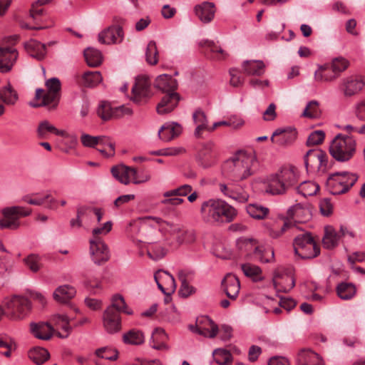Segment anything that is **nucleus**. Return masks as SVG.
<instances>
[{"label": "nucleus", "instance_id": "48", "mask_svg": "<svg viewBox=\"0 0 365 365\" xmlns=\"http://www.w3.org/2000/svg\"><path fill=\"white\" fill-rule=\"evenodd\" d=\"M167 250L160 245L150 244L147 247V255L153 260L157 261L165 256Z\"/></svg>", "mask_w": 365, "mask_h": 365}, {"label": "nucleus", "instance_id": "34", "mask_svg": "<svg viewBox=\"0 0 365 365\" xmlns=\"http://www.w3.org/2000/svg\"><path fill=\"white\" fill-rule=\"evenodd\" d=\"M192 273L185 270H180L178 272V279L181 283L179 294L182 297H187L195 292V289L190 286L187 282V277Z\"/></svg>", "mask_w": 365, "mask_h": 365}, {"label": "nucleus", "instance_id": "32", "mask_svg": "<svg viewBox=\"0 0 365 365\" xmlns=\"http://www.w3.org/2000/svg\"><path fill=\"white\" fill-rule=\"evenodd\" d=\"M337 74L331 71V66L329 65L320 66L314 72V80L317 82H331L334 81Z\"/></svg>", "mask_w": 365, "mask_h": 365}, {"label": "nucleus", "instance_id": "17", "mask_svg": "<svg viewBox=\"0 0 365 365\" xmlns=\"http://www.w3.org/2000/svg\"><path fill=\"white\" fill-rule=\"evenodd\" d=\"M193 331L208 338H214L219 331L217 325L208 317H202L197 319Z\"/></svg>", "mask_w": 365, "mask_h": 365}, {"label": "nucleus", "instance_id": "61", "mask_svg": "<svg viewBox=\"0 0 365 365\" xmlns=\"http://www.w3.org/2000/svg\"><path fill=\"white\" fill-rule=\"evenodd\" d=\"M244 83V78L240 70L233 68L230 70V85L234 87L241 86Z\"/></svg>", "mask_w": 365, "mask_h": 365}, {"label": "nucleus", "instance_id": "62", "mask_svg": "<svg viewBox=\"0 0 365 365\" xmlns=\"http://www.w3.org/2000/svg\"><path fill=\"white\" fill-rule=\"evenodd\" d=\"M161 274L163 276V280L165 282L168 293L170 295L176 289L175 280L173 276L167 271L161 270Z\"/></svg>", "mask_w": 365, "mask_h": 365}, {"label": "nucleus", "instance_id": "4", "mask_svg": "<svg viewBox=\"0 0 365 365\" xmlns=\"http://www.w3.org/2000/svg\"><path fill=\"white\" fill-rule=\"evenodd\" d=\"M356 152V141L349 135L338 134L331 140L329 146L330 155L338 162H348Z\"/></svg>", "mask_w": 365, "mask_h": 365}, {"label": "nucleus", "instance_id": "9", "mask_svg": "<svg viewBox=\"0 0 365 365\" xmlns=\"http://www.w3.org/2000/svg\"><path fill=\"white\" fill-rule=\"evenodd\" d=\"M111 173L116 180L124 185H128L130 181L134 184H141L150 180V174L140 175L134 168L123 165L113 167Z\"/></svg>", "mask_w": 365, "mask_h": 365}, {"label": "nucleus", "instance_id": "33", "mask_svg": "<svg viewBox=\"0 0 365 365\" xmlns=\"http://www.w3.org/2000/svg\"><path fill=\"white\" fill-rule=\"evenodd\" d=\"M279 277L277 274L273 279V284L277 292H288L295 286V279L292 276L285 274L282 277L283 282L278 281Z\"/></svg>", "mask_w": 365, "mask_h": 365}, {"label": "nucleus", "instance_id": "2", "mask_svg": "<svg viewBox=\"0 0 365 365\" xmlns=\"http://www.w3.org/2000/svg\"><path fill=\"white\" fill-rule=\"evenodd\" d=\"M202 220L210 225H222L228 222V203L222 199H210L201 205Z\"/></svg>", "mask_w": 365, "mask_h": 365}, {"label": "nucleus", "instance_id": "40", "mask_svg": "<svg viewBox=\"0 0 365 365\" xmlns=\"http://www.w3.org/2000/svg\"><path fill=\"white\" fill-rule=\"evenodd\" d=\"M193 120L195 124H197V128L195 131V135L197 137H200L201 135V132L204 130H207L210 131V127L207 125V120L205 113L201 110H197L193 113Z\"/></svg>", "mask_w": 365, "mask_h": 365}, {"label": "nucleus", "instance_id": "14", "mask_svg": "<svg viewBox=\"0 0 365 365\" xmlns=\"http://www.w3.org/2000/svg\"><path fill=\"white\" fill-rule=\"evenodd\" d=\"M19 56L17 50L10 46L0 47V72H9Z\"/></svg>", "mask_w": 365, "mask_h": 365}, {"label": "nucleus", "instance_id": "63", "mask_svg": "<svg viewBox=\"0 0 365 365\" xmlns=\"http://www.w3.org/2000/svg\"><path fill=\"white\" fill-rule=\"evenodd\" d=\"M112 229V222L110 221H108L105 222L102 226L96 227L92 231L93 237L92 238H101L99 237L100 235H106L108 234Z\"/></svg>", "mask_w": 365, "mask_h": 365}, {"label": "nucleus", "instance_id": "29", "mask_svg": "<svg viewBox=\"0 0 365 365\" xmlns=\"http://www.w3.org/2000/svg\"><path fill=\"white\" fill-rule=\"evenodd\" d=\"M52 320L55 325L63 331L62 332L57 331L56 335L62 339L68 337L71 331V327L69 324L71 319L68 317L66 314H56L53 317Z\"/></svg>", "mask_w": 365, "mask_h": 365}, {"label": "nucleus", "instance_id": "59", "mask_svg": "<svg viewBox=\"0 0 365 365\" xmlns=\"http://www.w3.org/2000/svg\"><path fill=\"white\" fill-rule=\"evenodd\" d=\"M324 137L325 133L324 131L319 130L313 131L307 138V145L311 146L321 144L324 141Z\"/></svg>", "mask_w": 365, "mask_h": 365}, {"label": "nucleus", "instance_id": "19", "mask_svg": "<svg viewBox=\"0 0 365 365\" xmlns=\"http://www.w3.org/2000/svg\"><path fill=\"white\" fill-rule=\"evenodd\" d=\"M103 325L108 334H115L121 329L120 314L113 312L111 309H106L103 314Z\"/></svg>", "mask_w": 365, "mask_h": 365}, {"label": "nucleus", "instance_id": "55", "mask_svg": "<svg viewBox=\"0 0 365 365\" xmlns=\"http://www.w3.org/2000/svg\"><path fill=\"white\" fill-rule=\"evenodd\" d=\"M319 103L317 101H310L306 106L303 115L310 118H317L319 115Z\"/></svg>", "mask_w": 365, "mask_h": 365}, {"label": "nucleus", "instance_id": "52", "mask_svg": "<svg viewBox=\"0 0 365 365\" xmlns=\"http://www.w3.org/2000/svg\"><path fill=\"white\" fill-rule=\"evenodd\" d=\"M96 355L101 359L115 361L118 358V351L111 347L105 346L96 350Z\"/></svg>", "mask_w": 365, "mask_h": 365}, {"label": "nucleus", "instance_id": "49", "mask_svg": "<svg viewBox=\"0 0 365 365\" xmlns=\"http://www.w3.org/2000/svg\"><path fill=\"white\" fill-rule=\"evenodd\" d=\"M102 81V76L98 71H88L83 76V84L86 87H94Z\"/></svg>", "mask_w": 365, "mask_h": 365}, {"label": "nucleus", "instance_id": "45", "mask_svg": "<svg viewBox=\"0 0 365 365\" xmlns=\"http://www.w3.org/2000/svg\"><path fill=\"white\" fill-rule=\"evenodd\" d=\"M145 337L142 331L131 329L123 336L124 343L132 345H140L144 342Z\"/></svg>", "mask_w": 365, "mask_h": 365}, {"label": "nucleus", "instance_id": "41", "mask_svg": "<svg viewBox=\"0 0 365 365\" xmlns=\"http://www.w3.org/2000/svg\"><path fill=\"white\" fill-rule=\"evenodd\" d=\"M48 351L41 347H34L29 352V359L37 365L43 364L49 359Z\"/></svg>", "mask_w": 365, "mask_h": 365}, {"label": "nucleus", "instance_id": "47", "mask_svg": "<svg viewBox=\"0 0 365 365\" xmlns=\"http://www.w3.org/2000/svg\"><path fill=\"white\" fill-rule=\"evenodd\" d=\"M237 247L240 251L245 252H250L254 251L257 253L258 251L261 252V248L256 245L254 240L251 238H239L237 240Z\"/></svg>", "mask_w": 365, "mask_h": 365}, {"label": "nucleus", "instance_id": "44", "mask_svg": "<svg viewBox=\"0 0 365 365\" xmlns=\"http://www.w3.org/2000/svg\"><path fill=\"white\" fill-rule=\"evenodd\" d=\"M247 213L252 218L257 220L264 219L269 214V209L258 203L250 204L246 207Z\"/></svg>", "mask_w": 365, "mask_h": 365}, {"label": "nucleus", "instance_id": "58", "mask_svg": "<svg viewBox=\"0 0 365 365\" xmlns=\"http://www.w3.org/2000/svg\"><path fill=\"white\" fill-rule=\"evenodd\" d=\"M349 66L348 61L344 58H336L332 61L331 64V71L337 74V77L340 73L347 68Z\"/></svg>", "mask_w": 365, "mask_h": 365}, {"label": "nucleus", "instance_id": "24", "mask_svg": "<svg viewBox=\"0 0 365 365\" xmlns=\"http://www.w3.org/2000/svg\"><path fill=\"white\" fill-rule=\"evenodd\" d=\"M76 294V288L69 284L58 287L53 292V299L61 304H67Z\"/></svg>", "mask_w": 365, "mask_h": 365}, {"label": "nucleus", "instance_id": "56", "mask_svg": "<svg viewBox=\"0 0 365 365\" xmlns=\"http://www.w3.org/2000/svg\"><path fill=\"white\" fill-rule=\"evenodd\" d=\"M40 257L35 254H31L24 259L26 266L34 272H36L40 269Z\"/></svg>", "mask_w": 365, "mask_h": 365}, {"label": "nucleus", "instance_id": "7", "mask_svg": "<svg viewBox=\"0 0 365 365\" xmlns=\"http://www.w3.org/2000/svg\"><path fill=\"white\" fill-rule=\"evenodd\" d=\"M146 221L154 220L160 226V230H165L170 235L175 236V240L178 245L183 244H192L195 241V232L192 230H183L178 225L163 220L157 217H147Z\"/></svg>", "mask_w": 365, "mask_h": 365}, {"label": "nucleus", "instance_id": "31", "mask_svg": "<svg viewBox=\"0 0 365 365\" xmlns=\"http://www.w3.org/2000/svg\"><path fill=\"white\" fill-rule=\"evenodd\" d=\"M181 126L178 124L165 125L161 127L158 132L160 139L164 141H170L181 133Z\"/></svg>", "mask_w": 365, "mask_h": 365}, {"label": "nucleus", "instance_id": "60", "mask_svg": "<svg viewBox=\"0 0 365 365\" xmlns=\"http://www.w3.org/2000/svg\"><path fill=\"white\" fill-rule=\"evenodd\" d=\"M212 356L215 361L219 365H227L228 364V351L225 349H217Z\"/></svg>", "mask_w": 365, "mask_h": 365}, {"label": "nucleus", "instance_id": "11", "mask_svg": "<svg viewBox=\"0 0 365 365\" xmlns=\"http://www.w3.org/2000/svg\"><path fill=\"white\" fill-rule=\"evenodd\" d=\"M307 170L324 172L327 167L328 156L320 149H312L304 157Z\"/></svg>", "mask_w": 365, "mask_h": 365}, {"label": "nucleus", "instance_id": "46", "mask_svg": "<svg viewBox=\"0 0 365 365\" xmlns=\"http://www.w3.org/2000/svg\"><path fill=\"white\" fill-rule=\"evenodd\" d=\"M241 268L244 274L251 278L253 281L258 282L262 279V270L258 266L246 263L242 264Z\"/></svg>", "mask_w": 365, "mask_h": 365}, {"label": "nucleus", "instance_id": "21", "mask_svg": "<svg viewBox=\"0 0 365 365\" xmlns=\"http://www.w3.org/2000/svg\"><path fill=\"white\" fill-rule=\"evenodd\" d=\"M215 11V5L212 2L204 1L195 6L196 16L204 24H208L212 21Z\"/></svg>", "mask_w": 365, "mask_h": 365}, {"label": "nucleus", "instance_id": "16", "mask_svg": "<svg viewBox=\"0 0 365 365\" xmlns=\"http://www.w3.org/2000/svg\"><path fill=\"white\" fill-rule=\"evenodd\" d=\"M297 138V131L291 127L277 128L272 134L271 140L280 146L292 145Z\"/></svg>", "mask_w": 365, "mask_h": 365}, {"label": "nucleus", "instance_id": "26", "mask_svg": "<svg viewBox=\"0 0 365 365\" xmlns=\"http://www.w3.org/2000/svg\"><path fill=\"white\" fill-rule=\"evenodd\" d=\"M277 173L287 190L298 182V171L294 166L282 168Z\"/></svg>", "mask_w": 365, "mask_h": 365}, {"label": "nucleus", "instance_id": "23", "mask_svg": "<svg viewBox=\"0 0 365 365\" xmlns=\"http://www.w3.org/2000/svg\"><path fill=\"white\" fill-rule=\"evenodd\" d=\"M30 330L36 338L42 340H49L54 333L52 326L46 322H32L30 324Z\"/></svg>", "mask_w": 365, "mask_h": 365}, {"label": "nucleus", "instance_id": "51", "mask_svg": "<svg viewBox=\"0 0 365 365\" xmlns=\"http://www.w3.org/2000/svg\"><path fill=\"white\" fill-rule=\"evenodd\" d=\"M158 52L156 43L155 41H150L146 48V61L150 65H155L158 61Z\"/></svg>", "mask_w": 365, "mask_h": 365}, {"label": "nucleus", "instance_id": "54", "mask_svg": "<svg viewBox=\"0 0 365 365\" xmlns=\"http://www.w3.org/2000/svg\"><path fill=\"white\" fill-rule=\"evenodd\" d=\"M124 308H126V304L123 297L120 294H115L112 297L111 304L106 309H111L113 312L120 314Z\"/></svg>", "mask_w": 365, "mask_h": 365}, {"label": "nucleus", "instance_id": "13", "mask_svg": "<svg viewBox=\"0 0 365 365\" xmlns=\"http://www.w3.org/2000/svg\"><path fill=\"white\" fill-rule=\"evenodd\" d=\"M150 81L148 77L143 76L135 79V85L132 88L133 100L138 104L145 103L151 96Z\"/></svg>", "mask_w": 365, "mask_h": 365}, {"label": "nucleus", "instance_id": "39", "mask_svg": "<svg viewBox=\"0 0 365 365\" xmlns=\"http://www.w3.org/2000/svg\"><path fill=\"white\" fill-rule=\"evenodd\" d=\"M84 57L87 64L91 67H98L102 63V54L98 49L88 48L84 51Z\"/></svg>", "mask_w": 365, "mask_h": 365}, {"label": "nucleus", "instance_id": "30", "mask_svg": "<svg viewBox=\"0 0 365 365\" xmlns=\"http://www.w3.org/2000/svg\"><path fill=\"white\" fill-rule=\"evenodd\" d=\"M287 190L279 174L277 173L269 177L266 191L272 195H282Z\"/></svg>", "mask_w": 365, "mask_h": 365}, {"label": "nucleus", "instance_id": "35", "mask_svg": "<svg viewBox=\"0 0 365 365\" xmlns=\"http://www.w3.org/2000/svg\"><path fill=\"white\" fill-rule=\"evenodd\" d=\"M242 68L247 75L261 76L264 73V64L262 61H245Z\"/></svg>", "mask_w": 365, "mask_h": 365}, {"label": "nucleus", "instance_id": "10", "mask_svg": "<svg viewBox=\"0 0 365 365\" xmlns=\"http://www.w3.org/2000/svg\"><path fill=\"white\" fill-rule=\"evenodd\" d=\"M31 213V209H25L20 206L5 207L2 210L4 218L0 220V228L16 230L20 225L19 219L21 217L29 216Z\"/></svg>", "mask_w": 365, "mask_h": 365}, {"label": "nucleus", "instance_id": "37", "mask_svg": "<svg viewBox=\"0 0 365 365\" xmlns=\"http://www.w3.org/2000/svg\"><path fill=\"white\" fill-rule=\"evenodd\" d=\"M340 239V235L333 228H327L324 236L322 239V244L324 248L331 250L336 247Z\"/></svg>", "mask_w": 365, "mask_h": 365}, {"label": "nucleus", "instance_id": "5", "mask_svg": "<svg viewBox=\"0 0 365 365\" xmlns=\"http://www.w3.org/2000/svg\"><path fill=\"white\" fill-rule=\"evenodd\" d=\"M5 314L12 320H21L27 317L31 309L30 300L21 295H13L5 298Z\"/></svg>", "mask_w": 365, "mask_h": 365}, {"label": "nucleus", "instance_id": "28", "mask_svg": "<svg viewBox=\"0 0 365 365\" xmlns=\"http://www.w3.org/2000/svg\"><path fill=\"white\" fill-rule=\"evenodd\" d=\"M155 86L165 93L173 92L178 87V82L171 76L163 74L156 78Z\"/></svg>", "mask_w": 365, "mask_h": 365}, {"label": "nucleus", "instance_id": "27", "mask_svg": "<svg viewBox=\"0 0 365 365\" xmlns=\"http://www.w3.org/2000/svg\"><path fill=\"white\" fill-rule=\"evenodd\" d=\"M200 45L204 48V52L209 58L216 61H220L225 58L224 51L213 41L208 40L202 41Z\"/></svg>", "mask_w": 365, "mask_h": 365}, {"label": "nucleus", "instance_id": "38", "mask_svg": "<svg viewBox=\"0 0 365 365\" xmlns=\"http://www.w3.org/2000/svg\"><path fill=\"white\" fill-rule=\"evenodd\" d=\"M356 287L354 284L341 282L336 287V293L339 297L343 300H349L356 294Z\"/></svg>", "mask_w": 365, "mask_h": 365}, {"label": "nucleus", "instance_id": "42", "mask_svg": "<svg viewBox=\"0 0 365 365\" xmlns=\"http://www.w3.org/2000/svg\"><path fill=\"white\" fill-rule=\"evenodd\" d=\"M197 162L204 168H209L214 163V156L211 153L210 145H205L197 156Z\"/></svg>", "mask_w": 365, "mask_h": 365}, {"label": "nucleus", "instance_id": "57", "mask_svg": "<svg viewBox=\"0 0 365 365\" xmlns=\"http://www.w3.org/2000/svg\"><path fill=\"white\" fill-rule=\"evenodd\" d=\"M230 198L242 203L247 200L248 195L243 191L242 185L239 184L236 191L230 187Z\"/></svg>", "mask_w": 365, "mask_h": 365}, {"label": "nucleus", "instance_id": "53", "mask_svg": "<svg viewBox=\"0 0 365 365\" xmlns=\"http://www.w3.org/2000/svg\"><path fill=\"white\" fill-rule=\"evenodd\" d=\"M192 188L190 185H183L176 189H173L169 191H167L163 193L164 197H182L186 196L187 194H189L192 191Z\"/></svg>", "mask_w": 365, "mask_h": 365}, {"label": "nucleus", "instance_id": "50", "mask_svg": "<svg viewBox=\"0 0 365 365\" xmlns=\"http://www.w3.org/2000/svg\"><path fill=\"white\" fill-rule=\"evenodd\" d=\"M319 190V185L312 181H304L298 187L299 192L304 196L314 195Z\"/></svg>", "mask_w": 365, "mask_h": 365}, {"label": "nucleus", "instance_id": "25", "mask_svg": "<svg viewBox=\"0 0 365 365\" xmlns=\"http://www.w3.org/2000/svg\"><path fill=\"white\" fill-rule=\"evenodd\" d=\"M297 365H324L322 358L311 349H302L297 356Z\"/></svg>", "mask_w": 365, "mask_h": 365}, {"label": "nucleus", "instance_id": "20", "mask_svg": "<svg viewBox=\"0 0 365 365\" xmlns=\"http://www.w3.org/2000/svg\"><path fill=\"white\" fill-rule=\"evenodd\" d=\"M123 38V31L118 26H109L98 34L99 42L104 44L120 43Z\"/></svg>", "mask_w": 365, "mask_h": 365}, {"label": "nucleus", "instance_id": "1", "mask_svg": "<svg viewBox=\"0 0 365 365\" xmlns=\"http://www.w3.org/2000/svg\"><path fill=\"white\" fill-rule=\"evenodd\" d=\"M257 166L258 160L254 151L235 150L230 157V182L233 185L242 182L255 173Z\"/></svg>", "mask_w": 365, "mask_h": 365}, {"label": "nucleus", "instance_id": "6", "mask_svg": "<svg viewBox=\"0 0 365 365\" xmlns=\"http://www.w3.org/2000/svg\"><path fill=\"white\" fill-rule=\"evenodd\" d=\"M358 180V175L349 172H336L331 174L327 180V187L332 195H341L346 192L354 186Z\"/></svg>", "mask_w": 365, "mask_h": 365}, {"label": "nucleus", "instance_id": "43", "mask_svg": "<svg viewBox=\"0 0 365 365\" xmlns=\"http://www.w3.org/2000/svg\"><path fill=\"white\" fill-rule=\"evenodd\" d=\"M97 113L98 116L105 121L110 120L113 117L118 118L120 116V115L118 114V110H116V108H112L110 103L106 101L101 102L99 105Z\"/></svg>", "mask_w": 365, "mask_h": 365}, {"label": "nucleus", "instance_id": "15", "mask_svg": "<svg viewBox=\"0 0 365 365\" xmlns=\"http://www.w3.org/2000/svg\"><path fill=\"white\" fill-rule=\"evenodd\" d=\"M365 85L364 81L361 77L350 76L344 78L339 89L346 97H351L361 91Z\"/></svg>", "mask_w": 365, "mask_h": 365}, {"label": "nucleus", "instance_id": "3", "mask_svg": "<svg viewBox=\"0 0 365 365\" xmlns=\"http://www.w3.org/2000/svg\"><path fill=\"white\" fill-rule=\"evenodd\" d=\"M47 91L42 88L36 90L35 99L41 101L40 103L30 102L33 108L47 106L49 110L56 108L61 97V82L57 78H51L46 81Z\"/></svg>", "mask_w": 365, "mask_h": 365}, {"label": "nucleus", "instance_id": "12", "mask_svg": "<svg viewBox=\"0 0 365 365\" xmlns=\"http://www.w3.org/2000/svg\"><path fill=\"white\" fill-rule=\"evenodd\" d=\"M90 254L93 262L98 265H101L110 258V253L108 246L101 238H91Z\"/></svg>", "mask_w": 365, "mask_h": 365}, {"label": "nucleus", "instance_id": "64", "mask_svg": "<svg viewBox=\"0 0 365 365\" xmlns=\"http://www.w3.org/2000/svg\"><path fill=\"white\" fill-rule=\"evenodd\" d=\"M256 255H257L259 259L262 262H270L272 260L274 259V250L272 248H269L267 250H262L261 248V252H257V253H255Z\"/></svg>", "mask_w": 365, "mask_h": 365}, {"label": "nucleus", "instance_id": "36", "mask_svg": "<svg viewBox=\"0 0 365 365\" xmlns=\"http://www.w3.org/2000/svg\"><path fill=\"white\" fill-rule=\"evenodd\" d=\"M18 98L17 92L12 88L9 83L0 89V99L5 104L13 106L18 101Z\"/></svg>", "mask_w": 365, "mask_h": 365}, {"label": "nucleus", "instance_id": "8", "mask_svg": "<svg viewBox=\"0 0 365 365\" xmlns=\"http://www.w3.org/2000/svg\"><path fill=\"white\" fill-rule=\"evenodd\" d=\"M295 255L302 259H312L320 253V248L309 232L297 235L293 242Z\"/></svg>", "mask_w": 365, "mask_h": 365}, {"label": "nucleus", "instance_id": "18", "mask_svg": "<svg viewBox=\"0 0 365 365\" xmlns=\"http://www.w3.org/2000/svg\"><path fill=\"white\" fill-rule=\"evenodd\" d=\"M180 99V95L175 91L165 93L157 105V113L160 115H165L172 112L177 107Z\"/></svg>", "mask_w": 365, "mask_h": 365}, {"label": "nucleus", "instance_id": "22", "mask_svg": "<svg viewBox=\"0 0 365 365\" xmlns=\"http://www.w3.org/2000/svg\"><path fill=\"white\" fill-rule=\"evenodd\" d=\"M24 46L28 54L38 61L43 60L46 56V44L35 39H30L25 42Z\"/></svg>", "mask_w": 365, "mask_h": 365}]
</instances>
